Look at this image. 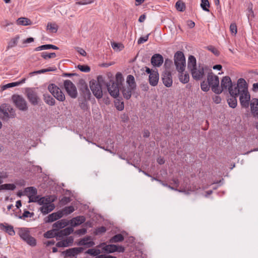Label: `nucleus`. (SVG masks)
Returning a JSON list of instances; mask_svg holds the SVG:
<instances>
[{
	"instance_id": "obj_1",
	"label": "nucleus",
	"mask_w": 258,
	"mask_h": 258,
	"mask_svg": "<svg viewBox=\"0 0 258 258\" xmlns=\"http://www.w3.org/2000/svg\"><path fill=\"white\" fill-rule=\"evenodd\" d=\"M187 69L192 78L196 81L202 80L205 74L210 71V68L204 64L199 63L197 66L196 58L193 55H189L188 58Z\"/></svg>"
},
{
	"instance_id": "obj_2",
	"label": "nucleus",
	"mask_w": 258,
	"mask_h": 258,
	"mask_svg": "<svg viewBox=\"0 0 258 258\" xmlns=\"http://www.w3.org/2000/svg\"><path fill=\"white\" fill-rule=\"evenodd\" d=\"M16 116L14 109L9 104L3 103L0 106V119L3 121H7L11 118Z\"/></svg>"
},
{
	"instance_id": "obj_3",
	"label": "nucleus",
	"mask_w": 258,
	"mask_h": 258,
	"mask_svg": "<svg viewBox=\"0 0 258 258\" xmlns=\"http://www.w3.org/2000/svg\"><path fill=\"white\" fill-rule=\"evenodd\" d=\"M207 81L209 85L214 93L219 94L222 92V90H220L219 86V77L213 73L211 69L210 71L207 73Z\"/></svg>"
},
{
	"instance_id": "obj_4",
	"label": "nucleus",
	"mask_w": 258,
	"mask_h": 258,
	"mask_svg": "<svg viewBox=\"0 0 258 258\" xmlns=\"http://www.w3.org/2000/svg\"><path fill=\"white\" fill-rule=\"evenodd\" d=\"M249 93L248 91V85L245 80L243 78L238 80L236 86H234L233 90L230 91V95L238 96L241 94Z\"/></svg>"
},
{
	"instance_id": "obj_5",
	"label": "nucleus",
	"mask_w": 258,
	"mask_h": 258,
	"mask_svg": "<svg viewBox=\"0 0 258 258\" xmlns=\"http://www.w3.org/2000/svg\"><path fill=\"white\" fill-rule=\"evenodd\" d=\"M174 63L177 71H183L185 68V58L183 52L177 51L174 55Z\"/></svg>"
},
{
	"instance_id": "obj_6",
	"label": "nucleus",
	"mask_w": 258,
	"mask_h": 258,
	"mask_svg": "<svg viewBox=\"0 0 258 258\" xmlns=\"http://www.w3.org/2000/svg\"><path fill=\"white\" fill-rule=\"evenodd\" d=\"M48 90L57 100L59 101H64L66 98L64 94L56 85L54 84L49 85Z\"/></svg>"
},
{
	"instance_id": "obj_7",
	"label": "nucleus",
	"mask_w": 258,
	"mask_h": 258,
	"mask_svg": "<svg viewBox=\"0 0 258 258\" xmlns=\"http://www.w3.org/2000/svg\"><path fill=\"white\" fill-rule=\"evenodd\" d=\"M63 85L68 95L72 98H76L78 96V92L75 85L69 80H65Z\"/></svg>"
},
{
	"instance_id": "obj_8",
	"label": "nucleus",
	"mask_w": 258,
	"mask_h": 258,
	"mask_svg": "<svg viewBox=\"0 0 258 258\" xmlns=\"http://www.w3.org/2000/svg\"><path fill=\"white\" fill-rule=\"evenodd\" d=\"M12 99L16 107L22 111H26L28 109L27 104L25 99L19 95H14Z\"/></svg>"
},
{
	"instance_id": "obj_9",
	"label": "nucleus",
	"mask_w": 258,
	"mask_h": 258,
	"mask_svg": "<svg viewBox=\"0 0 258 258\" xmlns=\"http://www.w3.org/2000/svg\"><path fill=\"white\" fill-rule=\"evenodd\" d=\"M90 87L93 95L97 98L102 97L103 93L102 87L99 82L94 80L90 82Z\"/></svg>"
},
{
	"instance_id": "obj_10",
	"label": "nucleus",
	"mask_w": 258,
	"mask_h": 258,
	"mask_svg": "<svg viewBox=\"0 0 258 258\" xmlns=\"http://www.w3.org/2000/svg\"><path fill=\"white\" fill-rule=\"evenodd\" d=\"M107 90L110 95L114 98H116L119 95V87L113 81L110 82L106 84Z\"/></svg>"
},
{
	"instance_id": "obj_11",
	"label": "nucleus",
	"mask_w": 258,
	"mask_h": 258,
	"mask_svg": "<svg viewBox=\"0 0 258 258\" xmlns=\"http://www.w3.org/2000/svg\"><path fill=\"white\" fill-rule=\"evenodd\" d=\"M220 90H222V91H228L230 93L231 90H233L232 83L231 79L228 76L224 77L221 82Z\"/></svg>"
},
{
	"instance_id": "obj_12",
	"label": "nucleus",
	"mask_w": 258,
	"mask_h": 258,
	"mask_svg": "<svg viewBox=\"0 0 258 258\" xmlns=\"http://www.w3.org/2000/svg\"><path fill=\"white\" fill-rule=\"evenodd\" d=\"M27 97L29 102L33 105H36L39 100L37 93L32 89H27L26 91Z\"/></svg>"
},
{
	"instance_id": "obj_13",
	"label": "nucleus",
	"mask_w": 258,
	"mask_h": 258,
	"mask_svg": "<svg viewBox=\"0 0 258 258\" xmlns=\"http://www.w3.org/2000/svg\"><path fill=\"white\" fill-rule=\"evenodd\" d=\"M79 89L81 92V94L85 99H89L91 96L90 91L88 88L87 83L84 81L81 80L79 84Z\"/></svg>"
},
{
	"instance_id": "obj_14",
	"label": "nucleus",
	"mask_w": 258,
	"mask_h": 258,
	"mask_svg": "<svg viewBox=\"0 0 258 258\" xmlns=\"http://www.w3.org/2000/svg\"><path fill=\"white\" fill-rule=\"evenodd\" d=\"M162 79L163 83L167 87H170L172 85V79L171 73L168 71H165L162 74Z\"/></svg>"
},
{
	"instance_id": "obj_15",
	"label": "nucleus",
	"mask_w": 258,
	"mask_h": 258,
	"mask_svg": "<svg viewBox=\"0 0 258 258\" xmlns=\"http://www.w3.org/2000/svg\"><path fill=\"white\" fill-rule=\"evenodd\" d=\"M239 95V100L241 106L245 108L249 107L250 96L249 93L241 94Z\"/></svg>"
},
{
	"instance_id": "obj_16",
	"label": "nucleus",
	"mask_w": 258,
	"mask_h": 258,
	"mask_svg": "<svg viewBox=\"0 0 258 258\" xmlns=\"http://www.w3.org/2000/svg\"><path fill=\"white\" fill-rule=\"evenodd\" d=\"M84 248L83 247H74L68 249L62 253L66 254L67 256H74L82 252Z\"/></svg>"
},
{
	"instance_id": "obj_17",
	"label": "nucleus",
	"mask_w": 258,
	"mask_h": 258,
	"mask_svg": "<svg viewBox=\"0 0 258 258\" xmlns=\"http://www.w3.org/2000/svg\"><path fill=\"white\" fill-rule=\"evenodd\" d=\"M151 62L153 66L160 67L163 62V57L160 54H155L152 56Z\"/></svg>"
},
{
	"instance_id": "obj_18",
	"label": "nucleus",
	"mask_w": 258,
	"mask_h": 258,
	"mask_svg": "<svg viewBox=\"0 0 258 258\" xmlns=\"http://www.w3.org/2000/svg\"><path fill=\"white\" fill-rule=\"evenodd\" d=\"M74 242L73 236L68 237L66 239L56 243V246L58 247H68L72 245Z\"/></svg>"
},
{
	"instance_id": "obj_19",
	"label": "nucleus",
	"mask_w": 258,
	"mask_h": 258,
	"mask_svg": "<svg viewBox=\"0 0 258 258\" xmlns=\"http://www.w3.org/2000/svg\"><path fill=\"white\" fill-rule=\"evenodd\" d=\"M159 81V74L157 71H153L152 73L149 75V81L150 84L152 86L157 85Z\"/></svg>"
},
{
	"instance_id": "obj_20",
	"label": "nucleus",
	"mask_w": 258,
	"mask_h": 258,
	"mask_svg": "<svg viewBox=\"0 0 258 258\" xmlns=\"http://www.w3.org/2000/svg\"><path fill=\"white\" fill-rule=\"evenodd\" d=\"M86 218L84 216H79L72 218L70 222L71 225L76 227L85 222Z\"/></svg>"
},
{
	"instance_id": "obj_21",
	"label": "nucleus",
	"mask_w": 258,
	"mask_h": 258,
	"mask_svg": "<svg viewBox=\"0 0 258 258\" xmlns=\"http://www.w3.org/2000/svg\"><path fill=\"white\" fill-rule=\"evenodd\" d=\"M69 224V222L65 219H61L57 221L53 224V228L56 231H58V230L64 228L65 226Z\"/></svg>"
},
{
	"instance_id": "obj_22",
	"label": "nucleus",
	"mask_w": 258,
	"mask_h": 258,
	"mask_svg": "<svg viewBox=\"0 0 258 258\" xmlns=\"http://www.w3.org/2000/svg\"><path fill=\"white\" fill-rule=\"evenodd\" d=\"M178 72V78L180 82L183 84H186L189 82V76L187 72H185L184 71Z\"/></svg>"
},
{
	"instance_id": "obj_23",
	"label": "nucleus",
	"mask_w": 258,
	"mask_h": 258,
	"mask_svg": "<svg viewBox=\"0 0 258 258\" xmlns=\"http://www.w3.org/2000/svg\"><path fill=\"white\" fill-rule=\"evenodd\" d=\"M1 229L5 230L10 235L13 236L15 234L13 226L7 223H1L0 224Z\"/></svg>"
},
{
	"instance_id": "obj_24",
	"label": "nucleus",
	"mask_w": 258,
	"mask_h": 258,
	"mask_svg": "<svg viewBox=\"0 0 258 258\" xmlns=\"http://www.w3.org/2000/svg\"><path fill=\"white\" fill-rule=\"evenodd\" d=\"M63 215V214L61 211L57 213H53L48 215L47 220L46 221L48 223L53 222L61 218Z\"/></svg>"
},
{
	"instance_id": "obj_25",
	"label": "nucleus",
	"mask_w": 258,
	"mask_h": 258,
	"mask_svg": "<svg viewBox=\"0 0 258 258\" xmlns=\"http://www.w3.org/2000/svg\"><path fill=\"white\" fill-rule=\"evenodd\" d=\"M54 208L55 206L54 204L50 203L49 204H45V205L42 206L40 207V210L43 214H47L53 211Z\"/></svg>"
},
{
	"instance_id": "obj_26",
	"label": "nucleus",
	"mask_w": 258,
	"mask_h": 258,
	"mask_svg": "<svg viewBox=\"0 0 258 258\" xmlns=\"http://www.w3.org/2000/svg\"><path fill=\"white\" fill-rule=\"evenodd\" d=\"M90 237H87L82 239L78 243L79 245H85L87 247L93 246L95 243L93 241L90 240Z\"/></svg>"
},
{
	"instance_id": "obj_27",
	"label": "nucleus",
	"mask_w": 258,
	"mask_h": 258,
	"mask_svg": "<svg viewBox=\"0 0 258 258\" xmlns=\"http://www.w3.org/2000/svg\"><path fill=\"white\" fill-rule=\"evenodd\" d=\"M135 89V88H132L129 86L123 87L122 93L124 98L127 100L129 99L131 97L132 91Z\"/></svg>"
},
{
	"instance_id": "obj_28",
	"label": "nucleus",
	"mask_w": 258,
	"mask_h": 258,
	"mask_svg": "<svg viewBox=\"0 0 258 258\" xmlns=\"http://www.w3.org/2000/svg\"><path fill=\"white\" fill-rule=\"evenodd\" d=\"M250 108L251 113L254 114H258V99H252L250 102Z\"/></svg>"
},
{
	"instance_id": "obj_29",
	"label": "nucleus",
	"mask_w": 258,
	"mask_h": 258,
	"mask_svg": "<svg viewBox=\"0 0 258 258\" xmlns=\"http://www.w3.org/2000/svg\"><path fill=\"white\" fill-rule=\"evenodd\" d=\"M37 194L36 188L33 186L25 188L24 189V194L27 197H32V196H36Z\"/></svg>"
},
{
	"instance_id": "obj_30",
	"label": "nucleus",
	"mask_w": 258,
	"mask_h": 258,
	"mask_svg": "<svg viewBox=\"0 0 258 258\" xmlns=\"http://www.w3.org/2000/svg\"><path fill=\"white\" fill-rule=\"evenodd\" d=\"M74 230L72 227H67L65 229L57 231L58 237H62L64 236L70 235L73 232Z\"/></svg>"
},
{
	"instance_id": "obj_31",
	"label": "nucleus",
	"mask_w": 258,
	"mask_h": 258,
	"mask_svg": "<svg viewBox=\"0 0 258 258\" xmlns=\"http://www.w3.org/2000/svg\"><path fill=\"white\" fill-rule=\"evenodd\" d=\"M19 235L24 241H25L30 236L28 230L25 228L20 229Z\"/></svg>"
},
{
	"instance_id": "obj_32",
	"label": "nucleus",
	"mask_w": 258,
	"mask_h": 258,
	"mask_svg": "<svg viewBox=\"0 0 258 258\" xmlns=\"http://www.w3.org/2000/svg\"><path fill=\"white\" fill-rule=\"evenodd\" d=\"M17 24L19 25L28 26L31 25L32 22L28 18L21 17L17 19Z\"/></svg>"
},
{
	"instance_id": "obj_33",
	"label": "nucleus",
	"mask_w": 258,
	"mask_h": 258,
	"mask_svg": "<svg viewBox=\"0 0 258 258\" xmlns=\"http://www.w3.org/2000/svg\"><path fill=\"white\" fill-rule=\"evenodd\" d=\"M58 27L55 23L49 22L46 26V30H48L50 33H56L57 31Z\"/></svg>"
},
{
	"instance_id": "obj_34",
	"label": "nucleus",
	"mask_w": 258,
	"mask_h": 258,
	"mask_svg": "<svg viewBox=\"0 0 258 258\" xmlns=\"http://www.w3.org/2000/svg\"><path fill=\"white\" fill-rule=\"evenodd\" d=\"M231 96V98L228 99L227 102L229 105V106L231 108H234L236 107L237 104V101L236 97L238 96H236L235 95H230Z\"/></svg>"
},
{
	"instance_id": "obj_35",
	"label": "nucleus",
	"mask_w": 258,
	"mask_h": 258,
	"mask_svg": "<svg viewBox=\"0 0 258 258\" xmlns=\"http://www.w3.org/2000/svg\"><path fill=\"white\" fill-rule=\"evenodd\" d=\"M43 97L44 100L46 104L51 106L54 105L55 101L50 95L48 94H45L43 95Z\"/></svg>"
},
{
	"instance_id": "obj_36",
	"label": "nucleus",
	"mask_w": 258,
	"mask_h": 258,
	"mask_svg": "<svg viewBox=\"0 0 258 258\" xmlns=\"http://www.w3.org/2000/svg\"><path fill=\"white\" fill-rule=\"evenodd\" d=\"M126 83L128 86L131 87L132 88L136 89V83L135 82V78L133 75H129L127 76L126 78Z\"/></svg>"
},
{
	"instance_id": "obj_37",
	"label": "nucleus",
	"mask_w": 258,
	"mask_h": 258,
	"mask_svg": "<svg viewBox=\"0 0 258 258\" xmlns=\"http://www.w3.org/2000/svg\"><path fill=\"white\" fill-rule=\"evenodd\" d=\"M102 249L107 252L112 253L116 251L117 245L114 244L106 245L102 248Z\"/></svg>"
},
{
	"instance_id": "obj_38",
	"label": "nucleus",
	"mask_w": 258,
	"mask_h": 258,
	"mask_svg": "<svg viewBox=\"0 0 258 258\" xmlns=\"http://www.w3.org/2000/svg\"><path fill=\"white\" fill-rule=\"evenodd\" d=\"M19 39V35H16L15 37L12 38L8 42L7 48H11L16 46Z\"/></svg>"
},
{
	"instance_id": "obj_39",
	"label": "nucleus",
	"mask_w": 258,
	"mask_h": 258,
	"mask_svg": "<svg viewBox=\"0 0 258 258\" xmlns=\"http://www.w3.org/2000/svg\"><path fill=\"white\" fill-rule=\"evenodd\" d=\"M16 185L13 183H6L0 185V191L3 190H14L16 188Z\"/></svg>"
},
{
	"instance_id": "obj_40",
	"label": "nucleus",
	"mask_w": 258,
	"mask_h": 258,
	"mask_svg": "<svg viewBox=\"0 0 258 258\" xmlns=\"http://www.w3.org/2000/svg\"><path fill=\"white\" fill-rule=\"evenodd\" d=\"M124 239V237L123 235L121 234H117L115 235L110 239L109 241L110 243H116L118 242H121L123 241Z\"/></svg>"
},
{
	"instance_id": "obj_41",
	"label": "nucleus",
	"mask_w": 258,
	"mask_h": 258,
	"mask_svg": "<svg viewBox=\"0 0 258 258\" xmlns=\"http://www.w3.org/2000/svg\"><path fill=\"white\" fill-rule=\"evenodd\" d=\"M44 236L47 238H51L54 237H58L57 231L53 228V230H49L44 233Z\"/></svg>"
},
{
	"instance_id": "obj_42",
	"label": "nucleus",
	"mask_w": 258,
	"mask_h": 258,
	"mask_svg": "<svg viewBox=\"0 0 258 258\" xmlns=\"http://www.w3.org/2000/svg\"><path fill=\"white\" fill-rule=\"evenodd\" d=\"M86 253L91 255L96 256L97 257L100 255L101 251L99 249L91 248L88 249Z\"/></svg>"
},
{
	"instance_id": "obj_43",
	"label": "nucleus",
	"mask_w": 258,
	"mask_h": 258,
	"mask_svg": "<svg viewBox=\"0 0 258 258\" xmlns=\"http://www.w3.org/2000/svg\"><path fill=\"white\" fill-rule=\"evenodd\" d=\"M115 79H116V84H117L118 86H120L122 85L123 82L124 81V79L122 76V75L121 73L118 72L116 73L115 75Z\"/></svg>"
},
{
	"instance_id": "obj_44",
	"label": "nucleus",
	"mask_w": 258,
	"mask_h": 258,
	"mask_svg": "<svg viewBox=\"0 0 258 258\" xmlns=\"http://www.w3.org/2000/svg\"><path fill=\"white\" fill-rule=\"evenodd\" d=\"M38 203L40 205H45V204H49L51 203V200L49 197H42L39 198L38 200Z\"/></svg>"
},
{
	"instance_id": "obj_45",
	"label": "nucleus",
	"mask_w": 258,
	"mask_h": 258,
	"mask_svg": "<svg viewBox=\"0 0 258 258\" xmlns=\"http://www.w3.org/2000/svg\"><path fill=\"white\" fill-rule=\"evenodd\" d=\"M55 70H56V69H53L52 68H49L46 69H42V70H40L39 71H34V72L30 73L29 76H32L34 74H41V73H45L47 72H49V71H55Z\"/></svg>"
},
{
	"instance_id": "obj_46",
	"label": "nucleus",
	"mask_w": 258,
	"mask_h": 258,
	"mask_svg": "<svg viewBox=\"0 0 258 258\" xmlns=\"http://www.w3.org/2000/svg\"><path fill=\"white\" fill-rule=\"evenodd\" d=\"M176 9L180 11L183 12L185 9V6L184 3L182 2L181 1H178L175 4Z\"/></svg>"
},
{
	"instance_id": "obj_47",
	"label": "nucleus",
	"mask_w": 258,
	"mask_h": 258,
	"mask_svg": "<svg viewBox=\"0 0 258 258\" xmlns=\"http://www.w3.org/2000/svg\"><path fill=\"white\" fill-rule=\"evenodd\" d=\"M201 7L204 11L209 12L208 8L210 7V3L208 0H201Z\"/></svg>"
},
{
	"instance_id": "obj_48",
	"label": "nucleus",
	"mask_w": 258,
	"mask_h": 258,
	"mask_svg": "<svg viewBox=\"0 0 258 258\" xmlns=\"http://www.w3.org/2000/svg\"><path fill=\"white\" fill-rule=\"evenodd\" d=\"M41 56L45 59H47L48 58L55 57L56 54L54 52L47 53L46 52H43L41 53Z\"/></svg>"
},
{
	"instance_id": "obj_49",
	"label": "nucleus",
	"mask_w": 258,
	"mask_h": 258,
	"mask_svg": "<svg viewBox=\"0 0 258 258\" xmlns=\"http://www.w3.org/2000/svg\"><path fill=\"white\" fill-rule=\"evenodd\" d=\"M25 241L28 244L32 246H34L36 245V240L35 238L31 236H30Z\"/></svg>"
},
{
	"instance_id": "obj_50",
	"label": "nucleus",
	"mask_w": 258,
	"mask_h": 258,
	"mask_svg": "<svg viewBox=\"0 0 258 258\" xmlns=\"http://www.w3.org/2000/svg\"><path fill=\"white\" fill-rule=\"evenodd\" d=\"M79 106L84 111L88 110L89 105L85 98L81 102H80Z\"/></svg>"
},
{
	"instance_id": "obj_51",
	"label": "nucleus",
	"mask_w": 258,
	"mask_h": 258,
	"mask_svg": "<svg viewBox=\"0 0 258 258\" xmlns=\"http://www.w3.org/2000/svg\"><path fill=\"white\" fill-rule=\"evenodd\" d=\"M81 72L88 73L90 71V68L87 65H81L79 64L77 67Z\"/></svg>"
},
{
	"instance_id": "obj_52",
	"label": "nucleus",
	"mask_w": 258,
	"mask_h": 258,
	"mask_svg": "<svg viewBox=\"0 0 258 258\" xmlns=\"http://www.w3.org/2000/svg\"><path fill=\"white\" fill-rule=\"evenodd\" d=\"M19 86V83L17 82L8 83L5 85L2 86V89L3 90H5L8 88Z\"/></svg>"
},
{
	"instance_id": "obj_53",
	"label": "nucleus",
	"mask_w": 258,
	"mask_h": 258,
	"mask_svg": "<svg viewBox=\"0 0 258 258\" xmlns=\"http://www.w3.org/2000/svg\"><path fill=\"white\" fill-rule=\"evenodd\" d=\"M74 210V208L73 206H69L65 207L61 212L63 214H69L73 212Z\"/></svg>"
},
{
	"instance_id": "obj_54",
	"label": "nucleus",
	"mask_w": 258,
	"mask_h": 258,
	"mask_svg": "<svg viewBox=\"0 0 258 258\" xmlns=\"http://www.w3.org/2000/svg\"><path fill=\"white\" fill-rule=\"evenodd\" d=\"M201 89L204 92H207L209 90V88L210 86L209 85V84H207L205 81L202 82L201 83Z\"/></svg>"
},
{
	"instance_id": "obj_55",
	"label": "nucleus",
	"mask_w": 258,
	"mask_h": 258,
	"mask_svg": "<svg viewBox=\"0 0 258 258\" xmlns=\"http://www.w3.org/2000/svg\"><path fill=\"white\" fill-rule=\"evenodd\" d=\"M230 31L232 35H235L237 33V26L235 23L231 24Z\"/></svg>"
},
{
	"instance_id": "obj_56",
	"label": "nucleus",
	"mask_w": 258,
	"mask_h": 258,
	"mask_svg": "<svg viewBox=\"0 0 258 258\" xmlns=\"http://www.w3.org/2000/svg\"><path fill=\"white\" fill-rule=\"evenodd\" d=\"M115 105L116 109L118 110H122L124 108V103L123 102H115Z\"/></svg>"
},
{
	"instance_id": "obj_57",
	"label": "nucleus",
	"mask_w": 258,
	"mask_h": 258,
	"mask_svg": "<svg viewBox=\"0 0 258 258\" xmlns=\"http://www.w3.org/2000/svg\"><path fill=\"white\" fill-rule=\"evenodd\" d=\"M149 35L150 34H148L144 37H141L138 40V43L140 44L146 42L148 40Z\"/></svg>"
},
{
	"instance_id": "obj_58",
	"label": "nucleus",
	"mask_w": 258,
	"mask_h": 258,
	"mask_svg": "<svg viewBox=\"0 0 258 258\" xmlns=\"http://www.w3.org/2000/svg\"><path fill=\"white\" fill-rule=\"evenodd\" d=\"M44 49H49V44H45L35 48V51H40Z\"/></svg>"
},
{
	"instance_id": "obj_59",
	"label": "nucleus",
	"mask_w": 258,
	"mask_h": 258,
	"mask_svg": "<svg viewBox=\"0 0 258 258\" xmlns=\"http://www.w3.org/2000/svg\"><path fill=\"white\" fill-rule=\"evenodd\" d=\"M29 198V203L31 202H38L39 200V196H32V197H28Z\"/></svg>"
},
{
	"instance_id": "obj_60",
	"label": "nucleus",
	"mask_w": 258,
	"mask_h": 258,
	"mask_svg": "<svg viewBox=\"0 0 258 258\" xmlns=\"http://www.w3.org/2000/svg\"><path fill=\"white\" fill-rule=\"evenodd\" d=\"M87 232L86 228H82L76 231L75 233L78 235H84Z\"/></svg>"
},
{
	"instance_id": "obj_61",
	"label": "nucleus",
	"mask_w": 258,
	"mask_h": 258,
	"mask_svg": "<svg viewBox=\"0 0 258 258\" xmlns=\"http://www.w3.org/2000/svg\"><path fill=\"white\" fill-rule=\"evenodd\" d=\"M106 228L105 227L102 226L97 229L96 232V234H98L100 233H104L106 231Z\"/></svg>"
},
{
	"instance_id": "obj_62",
	"label": "nucleus",
	"mask_w": 258,
	"mask_h": 258,
	"mask_svg": "<svg viewBox=\"0 0 258 258\" xmlns=\"http://www.w3.org/2000/svg\"><path fill=\"white\" fill-rule=\"evenodd\" d=\"M77 51L82 56H85L87 54L86 51L82 48L77 47Z\"/></svg>"
},
{
	"instance_id": "obj_63",
	"label": "nucleus",
	"mask_w": 258,
	"mask_h": 258,
	"mask_svg": "<svg viewBox=\"0 0 258 258\" xmlns=\"http://www.w3.org/2000/svg\"><path fill=\"white\" fill-rule=\"evenodd\" d=\"M96 258H117L116 256L110 255H106V254H101L96 257Z\"/></svg>"
},
{
	"instance_id": "obj_64",
	"label": "nucleus",
	"mask_w": 258,
	"mask_h": 258,
	"mask_svg": "<svg viewBox=\"0 0 258 258\" xmlns=\"http://www.w3.org/2000/svg\"><path fill=\"white\" fill-rule=\"evenodd\" d=\"M172 63V61L169 59H166L165 60L164 66L166 68H169Z\"/></svg>"
}]
</instances>
